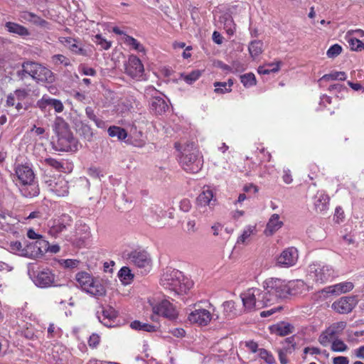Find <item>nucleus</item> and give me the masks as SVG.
<instances>
[{
    "instance_id": "f257e3e1",
    "label": "nucleus",
    "mask_w": 364,
    "mask_h": 364,
    "mask_svg": "<svg viewBox=\"0 0 364 364\" xmlns=\"http://www.w3.org/2000/svg\"><path fill=\"white\" fill-rule=\"evenodd\" d=\"M13 181L24 197L32 198L39 194V188L32 168L27 164H17Z\"/></svg>"
},
{
    "instance_id": "f03ea898",
    "label": "nucleus",
    "mask_w": 364,
    "mask_h": 364,
    "mask_svg": "<svg viewBox=\"0 0 364 364\" xmlns=\"http://www.w3.org/2000/svg\"><path fill=\"white\" fill-rule=\"evenodd\" d=\"M160 284L173 295H182L193 287V282L176 269H166L160 279Z\"/></svg>"
},
{
    "instance_id": "7ed1b4c3",
    "label": "nucleus",
    "mask_w": 364,
    "mask_h": 364,
    "mask_svg": "<svg viewBox=\"0 0 364 364\" xmlns=\"http://www.w3.org/2000/svg\"><path fill=\"white\" fill-rule=\"evenodd\" d=\"M175 147L181 153L180 164L186 172L195 173L201 169L203 164V157L193 143L185 146L176 143Z\"/></svg>"
},
{
    "instance_id": "20e7f679",
    "label": "nucleus",
    "mask_w": 364,
    "mask_h": 364,
    "mask_svg": "<svg viewBox=\"0 0 364 364\" xmlns=\"http://www.w3.org/2000/svg\"><path fill=\"white\" fill-rule=\"evenodd\" d=\"M77 287L90 296L99 299L106 295L107 289L103 281L85 272L76 274Z\"/></svg>"
},
{
    "instance_id": "39448f33",
    "label": "nucleus",
    "mask_w": 364,
    "mask_h": 364,
    "mask_svg": "<svg viewBox=\"0 0 364 364\" xmlns=\"http://www.w3.org/2000/svg\"><path fill=\"white\" fill-rule=\"evenodd\" d=\"M264 292L269 305L287 298V282L279 278H269L263 282Z\"/></svg>"
},
{
    "instance_id": "423d86ee",
    "label": "nucleus",
    "mask_w": 364,
    "mask_h": 364,
    "mask_svg": "<svg viewBox=\"0 0 364 364\" xmlns=\"http://www.w3.org/2000/svg\"><path fill=\"white\" fill-rule=\"evenodd\" d=\"M243 306L248 311L259 309L269 306L267 296L258 288H250L240 295Z\"/></svg>"
},
{
    "instance_id": "0eeeda50",
    "label": "nucleus",
    "mask_w": 364,
    "mask_h": 364,
    "mask_svg": "<svg viewBox=\"0 0 364 364\" xmlns=\"http://www.w3.org/2000/svg\"><path fill=\"white\" fill-rule=\"evenodd\" d=\"M22 71L40 82H52V72L47 68L34 62H26L22 65Z\"/></svg>"
},
{
    "instance_id": "6e6552de",
    "label": "nucleus",
    "mask_w": 364,
    "mask_h": 364,
    "mask_svg": "<svg viewBox=\"0 0 364 364\" xmlns=\"http://www.w3.org/2000/svg\"><path fill=\"white\" fill-rule=\"evenodd\" d=\"M334 271L331 267L319 263L309 266L308 277L317 284H323L333 277Z\"/></svg>"
},
{
    "instance_id": "1a4fd4ad",
    "label": "nucleus",
    "mask_w": 364,
    "mask_h": 364,
    "mask_svg": "<svg viewBox=\"0 0 364 364\" xmlns=\"http://www.w3.org/2000/svg\"><path fill=\"white\" fill-rule=\"evenodd\" d=\"M45 184L48 191L58 197H65L69 193L68 181L62 176H46Z\"/></svg>"
},
{
    "instance_id": "9d476101",
    "label": "nucleus",
    "mask_w": 364,
    "mask_h": 364,
    "mask_svg": "<svg viewBox=\"0 0 364 364\" xmlns=\"http://www.w3.org/2000/svg\"><path fill=\"white\" fill-rule=\"evenodd\" d=\"M130 263L136 267L141 274L150 272L152 267L150 255L145 251H133L128 257Z\"/></svg>"
},
{
    "instance_id": "9b49d317",
    "label": "nucleus",
    "mask_w": 364,
    "mask_h": 364,
    "mask_svg": "<svg viewBox=\"0 0 364 364\" xmlns=\"http://www.w3.org/2000/svg\"><path fill=\"white\" fill-rule=\"evenodd\" d=\"M34 284L41 288H47L49 287H61L65 284L66 280L63 282L58 279H55V275L49 269H43L39 272L33 278Z\"/></svg>"
},
{
    "instance_id": "f8f14e48",
    "label": "nucleus",
    "mask_w": 364,
    "mask_h": 364,
    "mask_svg": "<svg viewBox=\"0 0 364 364\" xmlns=\"http://www.w3.org/2000/svg\"><path fill=\"white\" fill-rule=\"evenodd\" d=\"M72 225V218L68 215H62L58 218L48 222V234L53 237H58L63 232Z\"/></svg>"
},
{
    "instance_id": "ddd939ff",
    "label": "nucleus",
    "mask_w": 364,
    "mask_h": 364,
    "mask_svg": "<svg viewBox=\"0 0 364 364\" xmlns=\"http://www.w3.org/2000/svg\"><path fill=\"white\" fill-rule=\"evenodd\" d=\"M165 216V212L158 205L149 207L144 214V218L146 223L154 228H162L164 223L162 222Z\"/></svg>"
},
{
    "instance_id": "4468645a",
    "label": "nucleus",
    "mask_w": 364,
    "mask_h": 364,
    "mask_svg": "<svg viewBox=\"0 0 364 364\" xmlns=\"http://www.w3.org/2000/svg\"><path fill=\"white\" fill-rule=\"evenodd\" d=\"M299 259V253L296 248L294 247L284 250L277 257L276 264L283 268H289L294 266Z\"/></svg>"
},
{
    "instance_id": "2eb2a0df",
    "label": "nucleus",
    "mask_w": 364,
    "mask_h": 364,
    "mask_svg": "<svg viewBox=\"0 0 364 364\" xmlns=\"http://www.w3.org/2000/svg\"><path fill=\"white\" fill-rule=\"evenodd\" d=\"M56 149L61 151H75L77 149V140L70 131L57 134Z\"/></svg>"
},
{
    "instance_id": "dca6fc26",
    "label": "nucleus",
    "mask_w": 364,
    "mask_h": 364,
    "mask_svg": "<svg viewBox=\"0 0 364 364\" xmlns=\"http://www.w3.org/2000/svg\"><path fill=\"white\" fill-rule=\"evenodd\" d=\"M153 313L156 315L162 316L169 319L176 318L178 313L174 306L166 299H164L157 304H152Z\"/></svg>"
},
{
    "instance_id": "f3484780",
    "label": "nucleus",
    "mask_w": 364,
    "mask_h": 364,
    "mask_svg": "<svg viewBox=\"0 0 364 364\" xmlns=\"http://www.w3.org/2000/svg\"><path fill=\"white\" fill-rule=\"evenodd\" d=\"M126 73L131 77L139 80L144 74V65L141 60L135 55H130L125 65Z\"/></svg>"
},
{
    "instance_id": "a211bd4d",
    "label": "nucleus",
    "mask_w": 364,
    "mask_h": 364,
    "mask_svg": "<svg viewBox=\"0 0 364 364\" xmlns=\"http://www.w3.org/2000/svg\"><path fill=\"white\" fill-rule=\"evenodd\" d=\"M48 242L46 240H38L31 242L26 246V257L37 258L48 252Z\"/></svg>"
},
{
    "instance_id": "6ab92c4d",
    "label": "nucleus",
    "mask_w": 364,
    "mask_h": 364,
    "mask_svg": "<svg viewBox=\"0 0 364 364\" xmlns=\"http://www.w3.org/2000/svg\"><path fill=\"white\" fill-rule=\"evenodd\" d=\"M216 203V197L214 190L210 186H204L202 191L197 197V205L198 208L212 209Z\"/></svg>"
},
{
    "instance_id": "aec40b11",
    "label": "nucleus",
    "mask_w": 364,
    "mask_h": 364,
    "mask_svg": "<svg viewBox=\"0 0 364 364\" xmlns=\"http://www.w3.org/2000/svg\"><path fill=\"white\" fill-rule=\"evenodd\" d=\"M28 96V90L25 89H17L7 95L6 105L7 107H15L16 110L19 112L22 109H26L22 102Z\"/></svg>"
},
{
    "instance_id": "412c9836",
    "label": "nucleus",
    "mask_w": 364,
    "mask_h": 364,
    "mask_svg": "<svg viewBox=\"0 0 364 364\" xmlns=\"http://www.w3.org/2000/svg\"><path fill=\"white\" fill-rule=\"evenodd\" d=\"M188 318L191 323L206 326L211 321L213 314L210 309L198 308L191 312Z\"/></svg>"
},
{
    "instance_id": "4be33fe9",
    "label": "nucleus",
    "mask_w": 364,
    "mask_h": 364,
    "mask_svg": "<svg viewBox=\"0 0 364 364\" xmlns=\"http://www.w3.org/2000/svg\"><path fill=\"white\" fill-rule=\"evenodd\" d=\"M358 304L356 296H343L332 304V309L339 314L350 312Z\"/></svg>"
},
{
    "instance_id": "5701e85b",
    "label": "nucleus",
    "mask_w": 364,
    "mask_h": 364,
    "mask_svg": "<svg viewBox=\"0 0 364 364\" xmlns=\"http://www.w3.org/2000/svg\"><path fill=\"white\" fill-rule=\"evenodd\" d=\"M149 92H154L156 95L153 96L150 102L151 109L157 114H162L168 109V104L164 98L161 93L158 92L153 87L147 90Z\"/></svg>"
},
{
    "instance_id": "b1692460",
    "label": "nucleus",
    "mask_w": 364,
    "mask_h": 364,
    "mask_svg": "<svg viewBox=\"0 0 364 364\" xmlns=\"http://www.w3.org/2000/svg\"><path fill=\"white\" fill-rule=\"evenodd\" d=\"M257 232V225H247L241 231L240 235L237 237L236 244L237 245H249L253 236Z\"/></svg>"
},
{
    "instance_id": "393cba45",
    "label": "nucleus",
    "mask_w": 364,
    "mask_h": 364,
    "mask_svg": "<svg viewBox=\"0 0 364 364\" xmlns=\"http://www.w3.org/2000/svg\"><path fill=\"white\" fill-rule=\"evenodd\" d=\"M58 40L61 44L68 48L73 53L80 55H87L86 51L80 46L76 39L71 37L61 36Z\"/></svg>"
},
{
    "instance_id": "a878e982",
    "label": "nucleus",
    "mask_w": 364,
    "mask_h": 364,
    "mask_svg": "<svg viewBox=\"0 0 364 364\" xmlns=\"http://www.w3.org/2000/svg\"><path fill=\"white\" fill-rule=\"evenodd\" d=\"M283 221L280 220V216L278 214H273L269 218L266 228L264 230V234L269 237L273 235L277 232L282 226Z\"/></svg>"
},
{
    "instance_id": "bb28decb",
    "label": "nucleus",
    "mask_w": 364,
    "mask_h": 364,
    "mask_svg": "<svg viewBox=\"0 0 364 364\" xmlns=\"http://www.w3.org/2000/svg\"><path fill=\"white\" fill-rule=\"evenodd\" d=\"M117 317V311L111 306H107L98 313L97 318L99 321L105 326L111 327L113 326L114 319Z\"/></svg>"
},
{
    "instance_id": "cd10ccee",
    "label": "nucleus",
    "mask_w": 364,
    "mask_h": 364,
    "mask_svg": "<svg viewBox=\"0 0 364 364\" xmlns=\"http://www.w3.org/2000/svg\"><path fill=\"white\" fill-rule=\"evenodd\" d=\"M287 297L301 294L308 291L309 287L303 280L297 279L287 282Z\"/></svg>"
},
{
    "instance_id": "c85d7f7f",
    "label": "nucleus",
    "mask_w": 364,
    "mask_h": 364,
    "mask_svg": "<svg viewBox=\"0 0 364 364\" xmlns=\"http://www.w3.org/2000/svg\"><path fill=\"white\" fill-rule=\"evenodd\" d=\"M353 284L350 282H344L328 287L324 291L331 294H341L350 291L353 289Z\"/></svg>"
},
{
    "instance_id": "c756f323",
    "label": "nucleus",
    "mask_w": 364,
    "mask_h": 364,
    "mask_svg": "<svg viewBox=\"0 0 364 364\" xmlns=\"http://www.w3.org/2000/svg\"><path fill=\"white\" fill-rule=\"evenodd\" d=\"M17 223L18 220L9 213H0V230L11 231Z\"/></svg>"
},
{
    "instance_id": "7c9ffc66",
    "label": "nucleus",
    "mask_w": 364,
    "mask_h": 364,
    "mask_svg": "<svg viewBox=\"0 0 364 364\" xmlns=\"http://www.w3.org/2000/svg\"><path fill=\"white\" fill-rule=\"evenodd\" d=\"M5 27L9 33L18 35L22 38H25L30 35V32L28 28L14 22H6Z\"/></svg>"
},
{
    "instance_id": "2f4dec72",
    "label": "nucleus",
    "mask_w": 364,
    "mask_h": 364,
    "mask_svg": "<svg viewBox=\"0 0 364 364\" xmlns=\"http://www.w3.org/2000/svg\"><path fill=\"white\" fill-rule=\"evenodd\" d=\"M219 23L229 36H232L235 31V24L230 14H224L220 16Z\"/></svg>"
},
{
    "instance_id": "473e14b6",
    "label": "nucleus",
    "mask_w": 364,
    "mask_h": 364,
    "mask_svg": "<svg viewBox=\"0 0 364 364\" xmlns=\"http://www.w3.org/2000/svg\"><path fill=\"white\" fill-rule=\"evenodd\" d=\"M20 18L21 21L30 22L36 26H45L47 24V22L45 20L42 19L33 13L28 11L21 12L20 14Z\"/></svg>"
},
{
    "instance_id": "72a5a7b5",
    "label": "nucleus",
    "mask_w": 364,
    "mask_h": 364,
    "mask_svg": "<svg viewBox=\"0 0 364 364\" xmlns=\"http://www.w3.org/2000/svg\"><path fill=\"white\" fill-rule=\"evenodd\" d=\"M122 41L127 46H129L131 48L139 53H144L145 49L142 44H141L136 39L134 38L127 35L124 34V36L122 38Z\"/></svg>"
},
{
    "instance_id": "f704fd0d",
    "label": "nucleus",
    "mask_w": 364,
    "mask_h": 364,
    "mask_svg": "<svg viewBox=\"0 0 364 364\" xmlns=\"http://www.w3.org/2000/svg\"><path fill=\"white\" fill-rule=\"evenodd\" d=\"M329 197L323 193H318L316 196L314 205L317 211L322 212L327 209Z\"/></svg>"
},
{
    "instance_id": "c9c22d12",
    "label": "nucleus",
    "mask_w": 364,
    "mask_h": 364,
    "mask_svg": "<svg viewBox=\"0 0 364 364\" xmlns=\"http://www.w3.org/2000/svg\"><path fill=\"white\" fill-rule=\"evenodd\" d=\"M293 326L285 322H282L272 327V331L275 334L284 336L292 332Z\"/></svg>"
},
{
    "instance_id": "e433bc0d",
    "label": "nucleus",
    "mask_w": 364,
    "mask_h": 364,
    "mask_svg": "<svg viewBox=\"0 0 364 364\" xmlns=\"http://www.w3.org/2000/svg\"><path fill=\"white\" fill-rule=\"evenodd\" d=\"M347 78V75L345 72L342 71H333L328 74L323 75L320 79L319 82L322 81H333L340 80L344 81Z\"/></svg>"
},
{
    "instance_id": "4c0bfd02",
    "label": "nucleus",
    "mask_w": 364,
    "mask_h": 364,
    "mask_svg": "<svg viewBox=\"0 0 364 364\" xmlns=\"http://www.w3.org/2000/svg\"><path fill=\"white\" fill-rule=\"evenodd\" d=\"M335 337L336 336L327 328L320 334L318 342L323 347H327L335 340Z\"/></svg>"
},
{
    "instance_id": "58836bf2",
    "label": "nucleus",
    "mask_w": 364,
    "mask_h": 364,
    "mask_svg": "<svg viewBox=\"0 0 364 364\" xmlns=\"http://www.w3.org/2000/svg\"><path fill=\"white\" fill-rule=\"evenodd\" d=\"M108 134L111 137H117L119 140H124L127 137V132L122 127L112 126L107 130Z\"/></svg>"
},
{
    "instance_id": "ea45409f",
    "label": "nucleus",
    "mask_w": 364,
    "mask_h": 364,
    "mask_svg": "<svg viewBox=\"0 0 364 364\" xmlns=\"http://www.w3.org/2000/svg\"><path fill=\"white\" fill-rule=\"evenodd\" d=\"M280 62H277L259 66L257 70L258 73L259 75H269L272 73H277L280 68Z\"/></svg>"
},
{
    "instance_id": "a19ab883",
    "label": "nucleus",
    "mask_w": 364,
    "mask_h": 364,
    "mask_svg": "<svg viewBox=\"0 0 364 364\" xmlns=\"http://www.w3.org/2000/svg\"><path fill=\"white\" fill-rule=\"evenodd\" d=\"M65 350V348L63 346H55L52 351V358L55 361L54 364H65V356L64 355H59V351L62 354Z\"/></svg>"
},
{
    "instance_id": "79ce46f5",
    "label": "nucleus",
    "mask_w": 364,
    "mask_h": 364,
    "mask_svg": "<svg viewBox=\"0 0 364 364\" xmlns=\"http://www.w3.org/2000/svg\"><path fill=\"white\" fill-rule=\"evenodd\" d=\"M249 52L252 58H256L263 51V43L260 41H253L249 46Z\"/></svg>"
},
{
    "instance_id": "37998d69",
    "label": "nucleus",
    "mask_w": 364,
    "mask_h": 364,
    "mask_svg": "<svg viewBox=\"0 0 364 364\" xmlns=\"http://www.w3.org/2000/svg\"><path fill=\"white\" fill-rule=\"evenodd\" d=\"M118 276L121 282L124 284H129L133 278L134 275L132 274L131 270L129 267H123L119 272Z\"/></svg>"
},
{
    "instance_id": "c03bdc74",
    "label": "nucleus",
    "mask_w": 364,
    "mask_h": 364,
    "mask_svg": "<svg viewBox=\"0 0 364 364\" xmlns=\"http://www.w3.org/2000/svg\"><path fill=\"white\" fill-rule=\"evenodd\" d=\"M53 131L56 134H59L70 130L67 123L63 118L56 117L53 124Z\"/></svg>"
},
{
    "instance_id": "a18cd8bd",
    "label": "nucleus",
    "mask_w": 364,
    "mask_h": 364,
    "mask_svg": "<svg viewBox=\"0 0 364 364\" xmlns=\"http://www.w3.org/2000/svg\"><path fill=\"white\" fill-rule=\"evenodd\" d=\"M9 251L13 254L25 257L26 247L23 248L21 243L18 241L11 242L9 247Z\"/></svg>"
},
{
    "instance_id": "49530a36",
    "label": "nucleus",
    "mask_w": 364,
    "mask_h": 364,
    "mask_svg": "<svg viewBox=\"0 0 364 364\" xmlns=\"http://www.w3.org/2000/svg\"><path fill=\"white\" fill-rule=\"evenodd\" d=\"M331 349L333 352L343 353L348 350V347L342 340L336 338L331 344Z\"/></svg>"
},
{
    "instance_id": "de8ad7c7",
    "label": "nucleus",
    "mask_w": 364,
    "mask_h": 364,
    "mask_svg": "<svg viewBox=\"0 0 364 364\" xmlns=\"http://www.w3.org/2000/svg\"><path fill=\"white\" fill-rule=\"evenodd\" d=\"M240 80L244 87L248 88L256 85V78L253 73H246L240 76Z\"/></svg>"
},
{
    "instance_id": "09e8293b",
    "label": "nucleus",
    "mask_w": 364,
    "mask_h": 364,
    "mask_svg": "<svg viewBox=\"0 0 364 364\" xmlns=\"http://www.w3.org/2000/svg\"><path fill=\"white\" fill-rule=\"evenodd\" d=\"M130 326L133 329L139 330V331H144L147 332H153L155 331V326L148 324V323H143L138 321H134L131 323Z\"/></svg>"
},
{
    "instance_id": "8fccbe9b",
    "label": "nucleus",
    "mask_w": 364,
    "mask_h": 364,
    "mask_svg": "<svg viewBox=\"0 0 364 364\" xmlns=\"http://www.w3.org/2000/svg\"><path fill=\"white\" fill-rule=\"evenodd\" d=\"M54 99L50 98L49 96L44 95L41 99L38 100L36 106L42 111H46L48 107H51Z\"/></svg>"
},
{
    "instance_id": "3c124183",
    "label": "nucleus",
    "mask_w": 364,
    "mask_h": 364,
    "mask_svg": "<svg viewBox=\"0 0 364 364\" xmlns=\"http://www.w3.org/2000/svg\"><path fill=\"white\" fill-rule=\"evenodd\" d=\"M92 41L97 46H100L101 49L105 50H109L112 46V42L104 38L100 34L95 35L92 38Z\"/></svg>"
},
{
    "instance_id": "603ef678",
    "label": "nucleus",
    "mask_w": 364,
    "mask_h": 364,
    "mask_svg": "<svg viewBox=\"0 0 364 364\" xmlns=\"http://www.w3.org/2000/svg\"><path fill=\"white\" fill-rule=\"evenodd\" d=\"M223 309L227 316L234 317L237 314L235 304L233 301H227L223 303Z\"/></svg>"
},
{
    "instance_id": "864d4df0",
    "label": "nucleus",
    "mask_w": 364,
    "mask_h": 364,
    "mask_svg": "<svg viewBox=\"0 0 364 364\" xmlns=\"http://www.w3.org/2000/svg\"><path fill=\"white\" fill-rule=\"evenodd\" d=\"M346 326V323L345 321H338L336 323H333L330 325L328 328L331 331L333 335L336 336L340 335L343 331L345 329Z\"/></svg>"
},
{
    "instance_id": "5fc2aeb1",
    "label": "nucleus",
    "mask_w": 364,
    "mask_h": 364,
    "mask_svg": "<svg viewBox=\"0 0 364 364\" xmlns=\"http://www.w3.org/2000/svg\"><path fill=\"white\" fill-rule=\"evenodd\" d=\"M348 38V42L349 46L353 50L359 51L364 49V43L361 41L351 36H347Z\"/></svg>"
},
{
    "instance_id": "6e6d98bb",
    "label": "nucleus",
    "mask_w": 364,
    "mask_h": 364,
    "mask_svg": "<svg viewBox=\"0 0 364 364\" xmlns=\"http://www.w3.org/2000/svg\"><path fill=\"white\" fill-rule=\"evenodd\" d=\"M62 335L61 329L54 323H50L48 328V337L50 338H58Z\"/></svg>"
},
{
    "instance_id": "4d7b16f0",
    "label": "nucleus",
    "mask_w": 364,
    "mask_h": 364,
    "mask_svg": "<svg viewBox=\"0 0 364 364\" xmlns=\"http://www.w3.org/2000/svg\"><path fill=\"white\" fill-rule=\"evenodd\" d=\"M201 73L199 70H194L192 71L191 73L187 75H183L181 77L183 80L187 82L188 84L191 85L195 81H196L200 76Z\"/></svg>"
},
{
    "instance_id": "13d9d810",
    "label": "nucleus",
    "mask_w": 364,
    "mask_h": 364,
    "mask_svg": "<svg viewBox=\"0 0 364 364\" xmlns=\"http://www.w3.org/2000/svg\"><path fill=\"white\" fill-rule=\"evenodd\" d=\"M342 51V47L338 44L331 46L326 52V55L329 58L337 57Z\"/></svg>"
},
{
    "instance_id": "bf43d9fd",
    "label": "nucleus",
    "mask_w": 364,
    "mask_h": 364,
    "mask_svg": "<svg viewBox=\"0 0 364 364\" xmlns=\"http://www.w3.org/2000/svg\"><path fill=\"white\" fill-rule=\"evenodd\" d=\"M214 86L215 87V92L216 93L224 94L231 91V88L228 87L226 82H216L214 83Z\"/></svg>"
},
{
    "instance_id": "052dcab7",
    "label": "nucleus",
    "mask_w": 364,
    "mask_h": 364,
    "mask_svg": "<svg viewBox=\"0 0 364 364\" xmlns=\"http://www.w3.org/2000/svg\"><path fill=\"white\" fill-rule=\"evenodd\" d=\"M45 164L50 167H53L58 171H61L63 169V166L61 162L57 161L53 158H47L45 159Z\"/></svg>"
},
{
    "instance_id": "680f3d73",
    "label": "nucleus",
    "mask_w": 364,
    "mask_h": 364,
    "mask_svg": "<svg viewBox=\"0 0 364 364\" xmlns=\"http://www.w3.org/2000/svg\"><path fill=\"white\" fill-rule=\"evenodd\" d=\"M259 355L262 359H264L267 363L272 364L274 363V356L267 350L261 348L259 350Z\"/></svg>"
},
{
    "instance_id": "e2e57ef3",
    "label": "nucleus",
    "mask_w": 364,
    "mask_h": 364,
    "mask_svg": "<svg viewBox=\"0 0 364 364\" xmlns=\"http://www.w3.org/2000/svg\"><path fill=\"white\" fill-rule=\"evenodd\" d=\"M328 90L332 93H340L342 92H348V88L340 83H335L328 87Z\"/></svg>"
},
{
    "instance_id": "0e129e2a",
    "label": "nucleus",
    "mask_w": 364,
    "mask_h": 364,
    "mask_svg": "<svg viewBox=\"0 0 364 364\" xmlns=\"http://www.w3.org/2000/svg\"><path fill=\"white\" fill-rule=\"evenodd\" d=\"M126 142L128 144H132L133 146H136V147H143L146 144L145 140L142 138L136 139V138L132 137V138L128 139L126 141Z\"/></svg>"
},
{
    "instance_id": "69168bd1",
    "label": "nucleus",
    "mask_w": 364,
    "mask_h": 364,
    "mask_svg": "<svg viewBox=\"0 0 364 364\" xmlns=\"http://www.w3.org/2000/svg\"><path fill=\"white\" fill-rule=\"evenodd\" d=\"M53 61L55 64H64L68 65L69 64L68 58L63 55L58 54L53 57Z\"/></svg>"
},
{
    "instance_id": "338daca9",
    "label": "nucleus",
    "mask_w": 364,
    "mask_h": 364,
    "mask_svg": "<svg viewBox=\"0 0 364 364\" xmlns=\"http://www.w3.org/2000/svg\"><path fill=\"white\" fill-rule=\"evenodd\" d=\"M100 338L97 334L93 333L90 336L88 344L91 348H96L100 343Z\"/></svg>"
},
{
    "instance_id": "774afa93",
    "label": "nucleus",
    "mask_w": 364,
    "mask_h": 364,
    "mask_svg": "<svg viewBox=\"0 0 364 364\" xmlns=\"http://www.w3.org/2000/svg\"><path fill=\"white\" fill-rule=\"evenodd\" d=\"M82 134L87 141H90L93 136L91 128L87 125H85L82 127Z\"/></svg>"
}]
</instances>
